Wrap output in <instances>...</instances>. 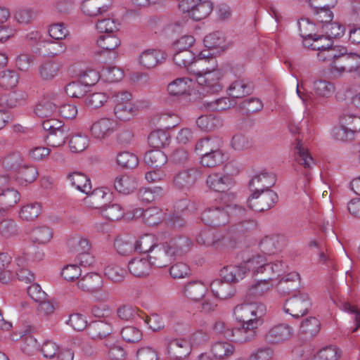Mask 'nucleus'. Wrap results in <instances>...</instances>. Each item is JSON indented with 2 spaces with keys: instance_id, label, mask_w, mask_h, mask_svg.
Here are the masks:
<instances>
[{
  "instance_id": "423d86ee",
  "label": "nucleus",
  "mask_w": 360,
  "mask_h": 360,
  "mask_svg": "<svg viewBox=\"0 0 360 360\" xmlns=\"http://www.w3.org/2000/svg\"><path fill=\"white\" fill-rule=\"evenodd\" d=\"M178 8L193 20L199 21L211 13L213 4L209 0H181Z\"/></svg>"
},
{
  "instance_id": "6e6d98bb",
  "label": "nucleus",
  "mask_w": 360,
  "mask_h": 360,
  "mask_svg": "<svg viewBox=\"0 0 360 360\" xmlns=\"http://www.w3.org/2000/svg\"><path fill=\"white\" fill-rule=\"evenodd\" d=\"M114 245L120 255H126L136 252L134 238L130 236L117 238Z\"/></svg>"
},
{
  "instance_id": "052dcab7",
  "label": "nucleus",
  "mask_w": 360,
  "mask_h": 360,
  "mask_svg": "<svg viewBox=\"0 0 360 360\" xmlns=\"http://www.w3.org/2000/svg\"><path fill=\"white\" fill-rule=\"evenodd\" d=\"M26 95L22 91H13L0 97V105L4 108H13L25 100Z\"/></svg>"
},
{
  "instance_id": "bf43d9fd",
  "label": "nucleus",
  "mask_w": 360,
  "mask_h": 360,
  "mask_svg": "<svg viewBox=\"0 0 360 360\" xmlns=\"http://www.w3.org/2000/svg\"><path fill=\"white\" fill-rule=\"evenodd\" d=\"M30 237L33 243L45 244L52 238L53 233L47 226H37L32 231Z\"/></svg>"
},
{
  "instance_id": "5fc2aeb1",
  "label": "nucleus",
  "mask_w": 360,
  "mask_h": 360,
  "mask_svg": "<svg viewBox=\"0 0 360 360\" xmlns=\"http://www.w3.org/2000/svg\"><path fill=\"white\" fill-rule=\"evenodd\" d=\"M19 233L16 221L11 218H4L0 221V236L4 238H11Z\"/></svg>"
},
{
  "instance_id": "bb28decb",
  "label": "nucleus",
  "mask_w": 360,
  "mask_h": 360,
  "mask_svg": "<svg viewBox=\"0 0 360 360\" xmlns=\"http://www.w3.org/2000/svg\"><path fill=\"white\" fill-rule=\"evenodd\" d=\"M311 94L320 100H327L330 98L335 92V84L328 80L318 79L311 84Z\"/></svg>"
},
{
  "instance_id": "49530a36",
  "label": "nucleus",
  "mask_w": 360,
  "mask_h": 360,
  "mask_svg": "<svg viewBox=\"0 0 360 360\" xmlns=\"http://www.w3.org/2000/svg\"><path fill=\"white\" fill-rule=\"evenodd\" d=\"M224 160L225 155L221 147H217L207 154H203L200 162L203 167H213L221 164Z\"/></svg>"
},
{
  "instance_id": "864d4df0",
  "label": "nucleus",
  "mask_w": 360,
  "mask_h": 360,
  "mask_svg": "<svg viewBox=\"0 0 360 360\" xmlns=\"http://www.w3.org/2000/svg\"><path fill=\"white\" fill-rule=\"evenodd\" d=\"M104 274L109 280L115 283H119L124 279L127 272L122 266L112 263L105 268Z\"/></svg>"
},
{
  "instance_id": "f8f14e48",
  "label": "nucleus",
  "mask_w": 360,
  "mask_h": 360,
  "mask_svg": "<svg viewBox=\"0 0 360 360\" xmlns=\"http://www.w3.org/2000/svg\"><path fill=\"white\" fill-rule=\"evenodd\" d=\"M264 322L245 321L241 326L234 328L232 333L228 332V340L236 343H246L254 340L257 335V329Z\"/></svg>"
},
{
  "instance_id": "58836bf2",
  "label": "nucleus",
  "mask_w": 360,
  "mask_h": 360,
  "mask_svg": "<svg viewBox=\"0 0 360 360\" xmlns=\"http://www.w3.org/2000/svg\"><path fill=\"white\" fill-rule=\"evenodd\" d=\"M274 283L269 282L268 280H258L248 289L246 297L248 299H259L269 292Z\"/></svg>"
},
{
  "instance_id": "c85d7f7f",
  "label": "nucleus",
  "mask_w": 360,
  "mask_h": 360,
  "mask_svg": "<svg viewBox=\"0 0 360 360\" xmlns=\"http://www.w3.org/2000/svg\"><path fill=\"white\" fill-rule=\"evenodd\" d=\"M145 106L146 103L142 101L118 104L117 106H114V115L120 120L127 121L132 118L138 110Z\"/></svg>"
},
{
  "instance_id": "5701e85b",
  "label": "nucleus",
  "mask_w": 360,
  "mask_h": 360,
  "mask_svg": "<svg viewBox=\"0 0 360 360\" xmlns=\"http://www.w3.org/2000/svg\"><path fill=\"white\" fill-rule=\"evenodd\" d=\"M167 58L165 51L160 49H147L138 56L139 64L145 69H151L162 63Z\"/></svg>"
},
{
  "instance_id": "c756f323",
  "label": "nucleus",
  "mask_w": 360,
  "mask_h": 360,
  "mask_svg": "<svg viewBox=\"0 0 360 360\" xmlns=\"http://www.w3.org/2000/svg\"><path fill=\"white\" fill-rule=\"evenodd\" d=\"M235 351V345L226 340L214 342L210 347L213 358L217 360H227L234 354Z\"/></svg>"
},
{
  "instance_id": "9d476101",
  "label": "nucleus",
  "mask_w": 360,
  "mask_h": 360,
  "mask_svg": "<svg viewBox=\"0 0 360 360\" xmlns=\"http://www.w3.org/2000/svg\"><path fill=\"white\" fill-rule=\"evenodd\" d=\"M311 304L309 295L305 292H299L298 294L286 300L283 310L284 313L298 319L307 313Z\"/></svg>"
},
{
  "instance_id": "7c9ffc66",
  "label": "nucleus",
  "mask_w": 360,
  "mask_h": 360,
  "mask_svg": "<svg viewBox=\"0 0 360 360\" xmlns=\"http://www.w3.org/2000/svg\"><path fill=\"white\" fill-rule=\"evenodd\" d=\"M152 265L146 257H136L131 259L128 263L129 271L136 277H144L150 272Z\"/></svg>"
},
{
  "instance_id": "6ab92c4d",
  "label": "nucleus",
  "mask_w": 360,
  "mask_h": 360,
  "mask_svg": "<svg viewBox=\"0 0 360 360\" xmlns=\"http://www.w3.org/2000/svg\"><path fill=\"white\" fill-rule=\"evenodd\" d=\"M83 205L90 209H103L105 205L112 198V193L107 187H98L86 193Z\"/></svg>"
},
{
  "instance_id": "c03bdc74",
  "label": "nucleus",
  "mask_w": 360,
  "mask_h": 360,
  "mask_svg": "<svg viewBox=\"0 0 360 360\" xmlns=\"http://www.w3.org/2000/svg\"><path fill=\"white\" fill-rule=\"evenodd\" d=\"M174 209L176 213L173 214V215L171 217V221L176 226H181L183 224L181 222V215H180V213L193 212L196 208L195 204L191 202L189 200L182 199L176 202Z\"/></svg>"
},
{
  "instance_id": "f257e3e1",
  "label": "nucleus",
  "mask_w": 360,
  "mask_h": 360,
  "mask_svg": "<svg viewBox=\"0 0 360 360\" xmlns=\"http://www.w3.org/2000/svg\"><path fill=\"white\" fill-rule=\"evenodd\" d=\"M245 212L244 208L233 203L211 206L202 212L201 219L206 225L213 227L233 223L221 237L224 245L233 246L238 238L255 226L254 221L245 219Z\"/></svg>"
},
{
  "instance_id": "393cba45",
  "label": "nucleus",
  "mask_w": 360,
  "mask_h": 360,
  "mask_svg": "<svg viewBox=\"0 0 360 360\" xmlns=\"http://www.w3.org/2000/svg\"><path fill=\"white\" fill-rule=\"evenodd\" d=\"M276 182V176L273 172L261 171L250 181L249 186L252 191H265L270 189Z\"/></svg>"
},
{
  "instance_id": "1a4fd4ad",
  "label": "nucleus",
  "mask_w": 360,
  "mask_h": 360,
  "mask_svg": "<svg viewBox=\"0 0 360 360\" xmlns=\"http://www.w3.org/2000/svg\"><path fill=\"white\" fill-rule=\"evenodd\" d=\"M304 46L312 50L317 51V58L320 61H325L327 57L335 56V49L339 46L333 45L331 39L326 35L314 34L312 38L304 39Z\"/></svg>"
},
{
  "instance_id": "20e7f679",
  "label": "nucleus",
  "mask_w": 360,
  "mask_h": 360,
  "mask_svg": "<svg viewBox=\"0 0 360 360\" xmlns=\"http://www.w3.org/2000/svg\"><path fill=\"white\" fill-rule=\"evenodd\" d=\"M335 56L327 57L324 62L328 63L330 74L334 77H340L344 73L349 72L351 63L353 60H360L358 53H346V49L339 46L336 49Z\"/></svg>"
},
{
  "instance_id": "473e14b6",
  "label": "nucleus",
  "mask_w": 360,
  "mask_h": 360,
  "mask_svg": "<svg viewBox=\"0 0 360 360\" xmlns=\"http://www.w3.org/2000/svg\"><path fill=\"white\" fill-rule=\"evenodd\" d=\"M210 286L213 295L221 300L230 298L236 293V289L230 282L221 279L212 281Z\"/></svg>"
},
{
  "instance_id": "37998d69",
  "label": "nucleus",
  "mask_w": 360,
  "mask_h": 360,
  "mask_svg": "<svg viewBox=\"0 0 360 360\" xmlns=\"http://www.w3.org/2000/svg\"><path fill=\"white\" fill-rule=\"evenodd\" d=\"M222 141L217 137H205L197 141L195 146V151L197 154L202 156L210 151L216 149L217 147H221Z\"/></svg>"
},
{
  "instance_id": "680f3d73",
  "label": "nucleus",
  "mask_w": 360,
  "mask_h": 360,
  "mask_svg": "<svg viewBox=\"0 0 360 360\" xmlns=\"http://www.w3.org/2000/svg\"><path fill=\"white\" fill-rule=\"evenodd\" d=\"M18 74L12 70H5L0 72V86L6 89L15 87L18 84Z\"/></svg>"
},
{
  "instance_id": "79ce46f5",
  "label": "nucleus",
  "mask_w": 360,
  "mask_h": 360,
  "mask_svg": "<svg viewBox=\"0 0 360 360\" xmlns=\"http://www.w3.org/2000/svg\"><path fill=\"white\" fill-rule=\"evenodd\" d=\"M20 192L13 188L8 187L0 192V204L6 210L13 207L20 202Z\"/></svg>"
},
{
  "instance_id": "de8ad7c7",
  "label": "nucleus",
  "mask_w": 360,
  "mask_h": 360,
  "mask_svg": "<svg viewBox=\"0 0 360 360\" xmlns=\"http://www.w3.org/2000/svg\"><path fill=\"white\" fill-rule=\"evenodd\" d=\"M42 46L37 47V51L44 56H56L63 52L65 46L63 43L55 41L51 39L41 41Z\"/></svg>"
},
{
  "instance_id": "0e129e2a",
  "label": "nucleus",
  "mask_w": 360,
  "mask_h": 360,
  "mask_svg": "<svg viewBox=\"0 0 360 360\" xmlns=\"http://www.w3.org/2000/svg\"><path fill=\"white\" fill-rule=\"evenodd\" d=\"M20 349L28 356L34 355L39 349V344L37 339L31 334L21 336Z\"/></svg>"
},
{
  "instance_id": "ddd939ff",
  "label": "nucleus",
  "mask_w": 360,
  "mask_h": 360,
  "mask_svg": "<svg viewBox=\"0 0 360 360\" xmlns=\"http://www.w3.org/2000/svg\"><path fill=\"white\" fill-rule=\"evenodd\" d=\"M164 352L174 360H181L191 353V346L187 338H166L164 340Z\"/></svg>"
},
{
  "instance_id": "4c0bfd02",
  "label": "nucleus",
  "mask_w": 360,
  "mask_h": 360,
  "mask_svg": "<svg viewBox=\"0 0 360 360\" xmlns=\"http://www.w3.org/2000/svg\"><path fill=\"white\" fill-rule=\"evenodd\" d=\"M41 212L42 208L39 202H28L21 206L18 212V217L22 221H31L37 218Z\"/></svg>"
},
{
  "instance_id": "f03ea898",
  "label": "nucleus",
  "mask_w": 360,
  "mask_h": 360,
  "mask_svg": "<svg viewBox=\"0 0 360 360\" xmlns=\"http://www.w3.org/2000/svg\"><path fill=\"white\" fill-rule=\"evenodd\" d=\"M202 68L194 72L196 82L202 86V92L199 93V96H195L193 99H197L205 94H216L219 92L223 84L221 79L224 77V70L219 68L217 58L212 53L210 54L209 58Z\"/></svg>"
},
{
  "instance_id": "9b49d317",
  "label": "nucleus",
  "mask_w": 360,
  "mask_h": 360,
  "mask_svg": "<svg viewBox=\"0 0 360 360\" xmlns=\"http://www.w3.org/2000/svg\"><path fill=\"white\" fill-rule=\"evenodd\" d=\"M342 351L336 346H326L316 353L311 347L305 350H298L293 353V360H312L316 358L319 360H339Z\"/></svg>"
},
{
  "instance_id": "a18cd8bd",
  "label": "nucleus",
  "mask_w": 360,
  "mask_h": 360,
  "mask_svg": "<svg viewBox=\"0 0 360 360\" xmlns=\"http://www.w3.org/2000/svg\"><path fill=\"white\" fill-rule=\"evenodd\" d=\"M68 179L72 186L82 193H88L91 190L90 179L82 173H71L68 175Z\"/></svg>"
},
{
  "instance_id": "69168bd1",
  "label": "nucleus",
  "mask_w": 360,
  "mask_h": 360,
  "mask_svg": "<svg viewBox=\"0 0 360 360\" xmlns=\"http://www.w3.org/2000/svg\"><path fill=\"white\" fill-rule=\"evenodd\" d=\"M251 92V87L242 80H237L230 84L228 94L233 98H242Z\"/></svg>"
},
{
  "instance_id": "dca6fc26",
  "label": "nucleus",
  "mask_w": 360,
  "mask_h": 360,
  "mask_svg": "<svg viewBox=\"0 0 360 360\" xmlns=\"http://www.w3.org/2000/svg\"><path fill=\"white\" fill-rule=\"evenodd\" d=\"M248 200V205L256 212L270 209L277 201V194L271 189L265 191H252Z\"/></svg>"
},
{
  "instance_id": "2f4dec72",
  "label": "nucleus",
  "mask_w": 360,
  "mask_h": 360,
  "mask_svg": "<svg viewBox=\"0 0 360 360\" xmlns=\"http://www.w3.org/2000/svg\"><path fill=\"white\" fill-rule=\"evenodd\" d=\"M103 284L101 276L96 273H88L77 282V287L83 291L95 292L98 291Z\"/></svg>"
},
{
  "instance_id": "338daca9",
  "label": "nucleus",
  "mask_w": 360,
  "mask_h": 360,
  "mask_svg": "<svg viewBox=\"0 0 360 360\" xmlns=\"http://www.w3.org/2000/svg\"><path fill=\"white\" fill-rule=\"evenodd\" d=\"M162 193L163 189L160 186H155L151 188H142L139 191L138 196L142 202H150L162 196Z\"/></svg>"
},
{
  "instance_id": "ea45409f",
  "label": "nucleus",
  "mask_w": 360,
  "mask_h": 360,
  "mask_svg": "<svg viewBox=\"0 0 360 360\" xmlns=\"http://www.w3.org/2000/svg\"><path fill=\"white\" fill-rule=\"evenodd\" d=\"M198 127L204 131H212L222 127L223 120L213 114L200 116L197 120Z\"/></svg>"
},
{
  "instance_id": "a211bd4d",
  "label": "nucleus",
  "mask_w": 360,
  "mask_h": 360,
  "mask_svg": "<svg viewBox=\"0 0 360 360\" xmlns=\"http://www.w3.org/2000/svg\"><path fill=\"white\" fill-rule=\"evenodd\" d=\"M252 257L234 265H228L221 270V277L228 282L238 283L245 278L249 273L252 275V266L250 265Z\"/></svg>"
},
{
  "instance_id": "b1692460",
  "label": "nucleus",
  "mask_w": 360,
  "mask_h": 360,
  "mask_svg": "<svg viewBox=\"0 0 360 360\" xmlns=\"http://www.w3.org/2000/svg\"><path fill=\"white\" fill-rule=\"evenodd\" d=\"M293 335V329L288 324L278 323L270 328L266 334V340L271 344H278L287 341Z\"/></svg>"
},
{
  "instance_id": "412c9836",
  "label": "nucleus",
  "mask_w": 360,
  "mask_h": 360,
  "mask_svg": "<svg viewBox=\"0 0 360 360\" xmlns=\"http://www.w3.org/2000/svg\"><path fill=\"white\" fill-rule=\"evenodd\" d=\"M202 175L200 169L191 167L176 173L173 179L174 186L179 189H189Z\"/></svg>"
},
{
  "instance_id": "6e6552de",
  "label": "nucleus",
  "mask_w": 360,
  "mask_h": 360,
  "mask_svg": "<svg viewBox=\"0 0 360 360\" xmlns=\"http://www.w3.org/2000/svg\"><path fill=\"white\" fill-rule=\"evenodd\" d=\"M178 252L177 248L168 243H158L147 255L152 266L164 268L167 266Z\"/></svg>"
},
{
  "instance_id": "09e8293b",
  "label": "nucleus",
  "mask_w": 360,
  "mask_h": 360,
  "mask_svg": "<svg viewBox=\"0 0 360 360\" xmlns=\"http://www.w3.org/2000/svg\"><path fill=\"white\" fill-rule=\"evenodd\" d=\"M170 135L167 131L158 129L152 131L148 138V144L154 148H161L169 143Z\"/></svg>"
},
{
  "instance_id": "7ed1b4c3",
  "label": "nucleus",
  "mask_w": 360,
  "mask_h": 360,
  "mask_svg": "<svg viewBox=\"0 0 360 360\" xmlns=\"http://www.w3.org/2000/svg\"><path fill=\"white\" fill-rule=\"evenodd\" d=\"M250 265L252 276H263L264 280L277 284L278 278L285 272L287 265L281 260L270 261L266 256L256 255L252 257Z\"/></svg>"
},
{
  "instance_id": "e2e57ef3",
  "label": "nucleus",
  "mask_w": 360,
  "mask_h": 360,
  "mask_svg": "<svg viewBox=\"0 0 360 360\" xmlns=\"http://www.w3.org/2000/svg\"><path fill=\"white\" fill-rule=\"evenodd\" d=\"M340 309L350 315L354 327L351 328V332L354 333L360 328V309L348 302H345L340 305Z\"/></svg>"
},
{
  "instance_id": "4468645a",
  "label": "nucleus",
  "mask_w": 360,
  "mask_h": 360,
  "mask_svg": "<svg viewBox=\"0 0 360 360\" xmlns=\"http://www.w3.org/2000/svg\"><path fill=\"white\" fill-rule=\"evenodd\" d=\"M174 63L182 68L190 70L193 65L204 66L211 53L209 51H202L195 55L191 51H172Z\"/></svg>"
},
{
  "instance_id": "f3484780",
  "label": "nucleus",
  "mask_w": 360,
  "mask_h": 360,
  "mask_svg": "<svg viewBox=\"0 0 360 360\" xmlns=\"http://www.w3.org/2000/svg\"><path fill=\"white\" fill-rule=\"evenodd\" d=\"M194 82L188 77H177L167 85V92L172 98H179L195 94Z\"/></svg>"
},
{
  "instance_id": "aec40b11",
  "label": "nucleus",
  "mask_w": 360,
  "mask_h": 360,
  "mask_svg": "<svg viewBox=\"0 0 360 360\" xmlns=\"http://www.w3.org/2000/svg\"><path fill=\"white\" fill-rule=\"evenodd\" d=\"M206 184L214 191L224 193L233 187L235 181L229 173L212 172L207 176Z\"/></svg>"
},
{
  "instance_id": "72a5a7b5",
  "label": "nucleus",
  "mask_w": 360,
  "mask_h": 360,
  "mask_svg": "<svg viewBox=\"0 0 360 360\" xmlns=\"http://www.w3.org/2000/svg\"><path fill=\"white\" fill-rule=\"evenodd\" d=\"M139 182L136 178L127 174L117 176L114 181L115 190L122 194L127 195L134 192Z\"/></svg>"
},
{
  "instance_id": "3c124183",
  "label": "nucleus",
  "mask_w": 360,
  "mask_h": 360,
  "mask_svg": "<svg viewBox=\"0 0 360 360\" xmlns=\"http://www.w3.org/2000/svg\"><path fill=\"white\" fill-rule=\"evenodd\" d=\"M205 47L211 49H219L224 50L226 48L225 35L222 32L217 31L206 35L203 40Z\"/></svg>"
},
{
  "instance_id": "a19ab883",
  "label": "nucleus",
  "mask_w": 360,
  "mask_h": 360,
  "mask_svg": "<svg viewBox=\"0 0 360 360\" xmlns=\"http://www.w3.org/2000/svg\"><path fill=\"white\" fill-rule=\"evenodd\" d=\"M104 351L110 360H123L124 358V350L115 337L105 340Z\"/></svg>"
},
{
  "instance_id": "13d9d810",
  "label": "nucleus",
  "mask_w": 360,
  "mask_h": 360,
  "mask_svg": "<svg viewBox=\"0 0 360 360\" xmlns=\"http://www.w3.org/2000/svg\"><path fill=\"white\" fill-rule=\"evenodd\" d=\"M165 218V213L158 207H151L144 212V222L148 226H155Z\"/></svg>"
},
{
  "instance_id": "4be33fe9",
  "label": "nucleus",
  "mask_w": 360,
  "mask_h": 360,
  "mask_svg": "<svg viewBox=\"0 0 360 360\" xmlns=\"http://www.w3.org/2000/svg\"><path fill=\"white\" fill-rule=\"evenodd\" d=\"M115 124L113 120L103 117L94 122L90 127L91 137L98 141L108 139L115 131Z\"/></svg>"
},
{
  "instance_id": "8fccbe9b",
  "label": "nucleus",
  "mask_w": 360,
  "mask_h": 360,
  "mask_svg": "<svg viewBox=\"0 0 360 360\" xmlns=\"http://www.w3.org/2000/svg\"><path fill=\"white\" fill-rule=\"evenodd\" d=\"M134 242L136 251L147 254V255L150 252L152 248L158 244L155 236L152 234L141 236L138 239H134Z\"/></svg>"
},
{
  "instance_id": "c9c22d12",
  "label": "nucleus",
  "mask_w": 360,
  "mask_h": 360,
  "mask_svg": "<svg viewBox=\"0 0 360 360\" xmlns=\"http://www.w3.org/2000/svg\"><path fill=\"white\" fill-rule=\"evenodd\" d=\"M295 161L306 169H310L315 165V161L307 148L300 139H296L295 144Z\"/></svg>"
},
{
  "instance_id": "603ef678",
  "label": "nucleus",
  "mask_w": 360,
  "mask_h": 360,
  "mask_svg": "<svg viewBox=\"0 0 360 360\" xmlns=\"http://www.w3.org/2000/svg\"><path fill=\"white\" fill-rule=\"evenodd\" d=\"M167 160V156L159 149L149 150L144 155L145 162L155 168L161 167Z\"/></svg>"
},
{
  "instance_id": "2eb2a0df",
  "label": "nucleus",
  "mask_w": 360,
  "mask_h": 360,
  "mask_svg": "<svg viewBox=\"0 0 360 360\" xmlns=\"http://www.w3.org/2000/svg\"><path fill=\"white\" fill-rule=\"evenodd\" d=\"M64 101L65 96L62 92H53L36 105L34 112L40 117L58 115V109Z\"/></svg>"
},
{
  "instance_id": "a878e982",
  "label": "nucleus",
  "mask_w": 360,
  "mask_h": 360,
  "mask_svg": "<svg viewBox=\"0 0 360 360\" xmlns=\"http://www.w3.org/2000/svg\"><path fill=\"white\" fill-rule=\"evenodd\" d=\"M113 327L112 324L107 321L98 320L90 323L87 326L88 335L94 340H106L110 337H114L112 333Z\"/></svg>"
},
{
  "instance_id": "39448f33",
  "label": "nucleus",
  "mask_w": 360,
  "mask_h": 360,
  "mask_svg": "<svg viewBox=\"0 0 360 360\" xmlns=\"http://www.w3.org/2000/svg\"><path fill=\"white\" fill-rule=\"evenodd\" d=\"M266 307L262 302L243 303L236 306L233 309V315L238 322L245 321H257L264 322Z\"/></svg>"
},
{
  "instance_id": "774afa93",
  "label": "nucleus",
  "mask_w": 360,
  "mask_h": 360,
  "mask_svg": "<svg viewBox=\"0 0 360 360\" xmlns=\"http://www.w3.org/2000/svg\"><path fill=\"white\" fill-rule=\"evenodd\" d=\"M120 39L114 34L100 36L96 41L98 47L106 51L116 49L120 46Z\"/></svg>"
},
{
  "instance_id": "4d7b16f0",
  "label": "nucleus",
  "mask_w": 360,
  "mask_h": 360,
  "mask_svg": "<svg viewBox=\"0 0 360 360\" xmlns=\"http://www.w3.org/2000/svg\"><path fill=\"white\" fill-rule=\"evenodd\" d=\"M60 69L58 63L53 60L46 61L39 66V75L44 80H51L58 75Z\"/></svg>"
},
{
  "instance_id": "f704fd0d",
  "label": "nucleus",
  "mask_w": 360,
  "mask_h": 360,
  "mask_svg": "<svg viewBox=\"0 0 360 360\" xmlns=\"http://www.w3.org/2000/svg\"><path fill=\"white\" fill-rule=\"evenodd\" d=\"M27 257L24 255H18L16 257V264L15 275L18 279L25 283H30L34 281V274L27 269Z\"/></svg>"
},
{
  "instance_id": "cd10ccee",
  "label": "nucleus",
  "mask_w": 360,
  "mask_h": 360,
  "mask_svg": "<svg viewBox=\"0 0 360 360\" xmlns=\"http://www.w3.org/2000/svg\"><path fill=\"white\" fill-rule=\"evenodd\" d=\"M207 283L200 280H195L187 283L183 288L184 295L193 301H198L202 298L207 290Z\"/></svg>"
},
{
  "instance_id": "e433bc0d",
  "label": "nucleus",
  "mask_w": 360,
  "mask_h": 360,
  "mask_svg": "<svg viewBox=\"0 0 360 360\" xmlns=\"http://www.w3.org/2000/svg\"><path fill=\"white\" fill-rule=\"evenodd\" d=\"M37 169L32 165H21L17 170L15 181L20 186H27L34 181L38 176Z\"/></svg>"
},
{
  "instance_id": "0eeeda50",
  "label": "nucleus",
  "mask_w": 360,
  "mask_h": 360,
  "mask_svg": "<svg viewBox=\"0 0 360 360\" xmlns=\"http://www.w3.org/2000/svg\"><path fill=\"white\" fill-rule=\"evenodd\" d=\"M42 127L45 131H49L46 135V143L52 148L63 146L70 136L69 127L57 120H44L42 122Z\"/></svg>"
}]
</instances>
